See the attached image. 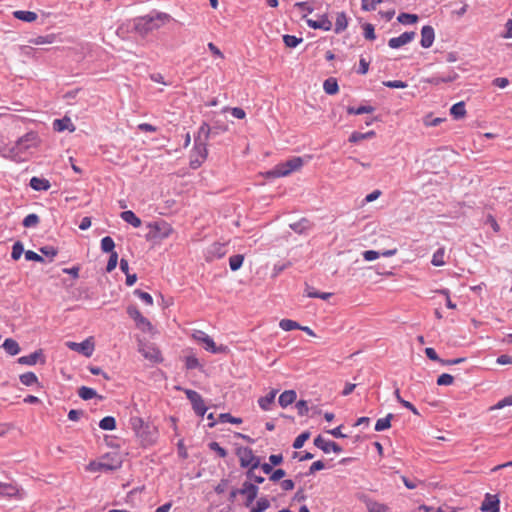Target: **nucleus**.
Returning a JSON list of instances; mask_svg holds the SVG:
<instances>
[{
    "label": "nucleus",
    "mask_w": 512,
    "mask_h": 512,
    "mask_svg": "<svg viewBox=\"0 0 512 512\" xmlns=\"http://www.w3.org/2000/svg\"><path fill=\"white\" fill-rule=\"evenodd\" d=\"M122 466V459L119 453L111 452L98 460H93L86 466V471L91 473L111 472L119 470Z\"/></svg>",
    "instance_id": "3"
},
{
    "label": "nucleus",
    "mask_w": 512,
    "mask_h": 512,
    "mask_svg": "<svg viewBox=\"0 0 512 512\" xmlns=\"http://www.w3.org/2000/svg\"><path fill=\"white\" fill-rule=\"evenodd\" d=\"M310 434L308 432H304L295 438L293 443L294 449H301L304 446L305 442L308 440Z\"/></svg>",
    "instance_id": "54"
},
{
    "label": "nucleus",
    "mask_w": 512,
    "mask_h": 512,
    "mask_svg": "<svg viewBox=\"0 0 512 512\" xmlns=\"http://www.w3.org/2000/svg\"><path fill=\"white\" fill-rule=\"evenodd\" d=\"M127 314L133 320H135L137 326L141 329H152V324L147 317L142 316L140 311L136 306H128Z\"/></svg>",
    "instance_id": "11"
},
{
    "label": "nucleus",
    "mask_w": 512,
    "mask_h": 512,
    "mask_svg": "<svg viewBox=\"0 0 512 512\" xmlns=\"http://www.w3.org/2000/svg\"><path fill=\"white\" fill-rule=\"evenodd\" d=\"M20 381L25 386H31L39 383L37 375L31 371L23 373L20 376Z\"/></svg>",
    "instance_id": "39"
},
{
    "label": "nucleus",
    "mask_w": 512,
    "mask_h": 512,
    "mask_svg": "<svg viewBox=\"0 0 512 512\" xmlns=\"http://www.w3.org/2000/svg\"><path fill=\"white\" fill-rule=\"evenodd\" d=\"M398 20L402 24H414L418 21V16L414 14L402 13L398 16Z\"/></svg>",
    "instance_id": "48"
},
{
    "label": "nucleus",
    "mask_w": 512,
    "mask_h": 512,
    "mask_svg": "<svg viewBox=\"0 0 512 512\" xmlns=\"http://www.w3.org/2000/svg\"><path fill=\"white\" fill-rule=\"evenodd\" d=\"M17 493H18V490H17L16 486H13L12 484L0 483V495L1 496L13 497V496H16Z\"/></svg>",
    "instance_id": "42"
},
{
    "label": "nucleus",
    "mask_w": 512,
    "mask_h": 512,
    "mask_svg": "<svg viewBox=\"0 0 512 512\" xmlns=\"http://www.w3.org/2000/svg\"><path fill=\"white\" fill-rule=\"evenodd\" d=\"M276 395H277V391L273 390V391H270L265 396L261 397L258 401L261 409L269 410L271 408V405H273L275 402Z\"/></svg>",
    "instance_id": "29"
},
{
    "label": "nucleus",
    "mask_w": 512,
    "mask_h": 512,
    "mask_svg": "<svg viewBox=\"0 0 512 512\" xmlns=\"http://www.w3.org/2000/svg\"><path fill=\"white\" fill-rule=\"evenodd\" d=\"M323 90L328 95H335L338 92V83L335 78L326 79L323 82Z\"/></svg>",
    "instance_id": "35"
},
{
    "label": "nucleus",
    "mask_w": 512,
    "mask_h": 512,
    "mask_svg": "<svg viewBox=\"0 0 512 512\" xmlns=\"http://www.w3.org/2000/svg\"><path fill=\"white\" fill-rule=\"evenodd\" d=\"M29 185L32 189H35L37 191L47 190L51 187V184L48 179L36 176L30 179Z\"/></svg>",
    "instance_id": "26"
},
{
    "label": "nucleus",
    "mask_w": 512,
    "mask_h": 512,
    "mask_svg": "<svg viewBox=\"0 0 512 512\" xmlns=\"http://www.w3.org/2000/svg\"><path fill=\"white\" fill-rule=\"evenodd\" d=\"M209 448L217 452L221 458H225L227 455L226 450L223 447H221L217 442H211L209 444Z\"/></svg>",
    "instance_id": "61"
},
{
    "label": "nucleus",
    "mask_w": 512,
    "mask_h": 512,
    "mask_svg": "<svg viewBox=\"0 0 512 512\" xmlns=\"http://www.w3.org/2000/svg\"><path fill=\"white\" fill-rule=\"evenodd\" d=\"M118 259H119V256L117 255L116 252L110 253V257H109L108 264L106 267L107 272L110 273L116 267Z\"/></svg>",
    "instance_id": "60"
},
{
    "label": "nucleus",
    "mask_w": 512,
    "mask_h": 512,
    "mask_svg": "<svg viewBox=\"0 0 512 512\" xmlns=\"http://www.w3.org/2000/svg\"><path fill=\"white\" fill-rule=\"evenodd\" d=\"M279 327L283 331H293L300 329L301 325L292 319L283 318L279 322Z\"/></svg>",
    "instance_id": "37"
},
{
    "label": "nucleus",
    "mask_w": 512,
    "mask_h": 512,
    "mask_svg": "<svg viewBox=\"0 0 512 512\" xmlns=\"http://www.w3.org/2000/svg\"><path fill=\"white\" fill-rule=\"evenodd\" d=\"M25 258L28 261H35V262H40V263H42L44 261L43 257L34 251L25 252Z\"/></svg>",
    "instance_id": "62"
},
{
    "label": "nucleus",
    "mask_w": 512,
    "mask_h": 512,
    "mask_svg": "<svg viewBox=\"0 0 512 512\" xmlns=\"http://www.w3.org/2000/svg\"><path fill=\"white\" fill-rule=\"evenodd\" d=\"M285 476V471L283 469L273 470L272 473L269 474V480L273 482H277Z\"/></svg>",
    "instance_id": "64"
},
{
    "label": "nucleus",
    "mask_w": 512,
    "mask_h": 512,
    "mask_svg": "<svg viewBox=\"0 0 512 512\" xmlns=\"http://www.w3.org/2000/svg\"><path fill=\"white\" fill-rule=\"evenodd\" d=\"M208 155L207 145L205 142H199L198 139L195 140V146L193 148L191 154V167L193 169L198 168L201 163H203Z\"/></svg>",
    "instance_id": "7"
},
{
    "label": "nucleus",
    "mask_w": 512,
    "mask_h": 512,
    "mask_svg": "<svg viewBox=\"0 0 512 512\" xmlns=\"http://www.w3.org/2000/svg\"><path fill=\"white\" fill-rule=\"evenodd\" d=\"M296 399V393L293 390H287L280 394L279 404L282 408H287Z\"/></svg>",
    "instance_id": "28"
},
{
    "label": "nucleus",
    "mask_w": 512,
    "mask_h": 512,
    "mask_svg": "<svg viewBox=\"0 0 512 512\" xmlns=\"http://www.w3.org/2000/svg\"><path fill=\"white\" fill-rule=\"evenodd\" d=\"M219 418L222 423H233V424H241L242 423V420L240 418H236L229 413H222V414H220Z\"/></svg>",
    "instance_id": "55"
},
{
    "label": "nucleus",
    "mask_w": 512,
    "mask_h": 512,
    "mask_svg": "<svg viewBox=\"0 0 512 512\" xmlns=\"http://www.w3.org/2000/svg\"><path fill=\"white\" fill-rule=\"evenodd\" d=\"M237 456L239 458V463L241 467L254 470L256 468H259V466L261 465L260 458L256 457L253 454L251 448H239L237 451Z\"/></svg>",
    "instance_id": "5"
},
{
    "label": "nucleus",
    "mask_w": 512,
    "mask_h": 512,
    "mask_svg": "<svg viewBox=\"0 0 512 512\" xmlns=\"http://www.w3.org/2000/svg\"><path fill=\"white\" fill-rule=\"evenodd\" d=\"M24 252V248L21 242L17 241L14 243L12 247L11 257L13 260H18L21 258Z\"/></svg>",
    "instance_id": "51"
},
{
    "label": "nucleus",
    "mask_w": 512,
    "mask_h": 512,
    "mask_svg": "<svg viewBox=\"0 0 512 512\" xmlns=\"http://www.w3.org/2000/svg\"><path fill=\"white\" fill-rule=\"evenodd\" d=\"M396 253H397L396 248L386 250L384 252H376V251L370 250V251L362 252V256L365 261L371 262V261L378 259L379 256L391 257V256L395 255Z\"/></svg>",
    "instance_id": "20"
},
{
    "label": "nucleus",
    "mask_w": 512,
    "mask_h": 512,
    "mask_svg": "<svg viewBox=\"0 0 512 512\" xmlns=\"http://www.w3.org/2000/svg\"><path fill=\"white\" fill-rule=\"evenodd\" d=\"M39 223V217L35 213L28 214L23 220V226L25 227H35Z\"/></svg>",
    "instance_id": "50"
},
{
    "label": "nucleus",
    "mask_w": 512,
    "mask_h": 512,
    "mask_svg": "<svg viewBox=\"0 0 512 512\" xmlns=\"http://www.w3.org/2000/svg\"><path fill=\"white\" fill-rule=\"evenodd\" d=\"M42 352L41 350L39 351H36L34 353H31L30 355L28 356H21V357H18L17 359V362L22 364V365H28V366H32V365H36L37 362L42 358Z\"/></svg>",
    "instance_id": "24"
},
{
    "label": "nucleus",
    "mask_w": 512,
    "mask_h": 512,
    "mask_svg": "<svg viewBox=\"0 0 512 512\" xmlns=\"http://www.w3.org/2000/svg\"><path fill=\"white\" fill-rule=\"evenodd\" d=\"M458 77L459 75L455 70H450L445 74L434 75L431 78L427 79L426 82L433 85H438L441 83H452L455 82L458 79Z\"/></svg>",
    "instance_id": "16"
},
{
    "label": "nucleus",
    "mask_w": 512,
    "mask_h": 512,
    "mask_svg": "<svg viewBox=\"0 0 512 512\" xmlns=\"http://www.w3.org/2000/svg\"><path fill=\"white\" fill-rule=\"evenodd\" d=\"M366 508L368 512H388L389 507L384 504L380 503L374 500H367L366 501Z\"/></svg>",
    "instance_id": "32"
},
{
    "label": "nucleus",
    "mask_w": 512,
    "mask_h": 512,
    "mask_svg": "<svg viewBox=\"0 0 512 512\" xmlns=\"http://www.w3.org/2000/svg\"><path fill=\"white\" fill-rule=\"evenodd\" d=\"M393 415L389 413L385 418L378 419L375 424V430L381 432L391 427V420Z\"/></svg>",
    "instance_id": "38"
},
{
    "label": "nucleus",
    "mask_w": 512,
    "mask_h": 512,
    "mask_svg": "<svg viewBox=\"0 0 512 512\" xmlns=\"http://www.w3.org/2000/svg\"><path fill=\"white\" fill-rule=\"evenodd\" d=\"M416 33L414 31H406L398 37L391 38L388 45L393 48H400L403 45H407L415 39Z\"/></svg>",
    "instance_id": "14"
},
{
    "label": "nucleus",
    "mask_w": 512,
    "mask_h": 512,
    "mask_svg": "<svg viewBox=\"0 0 512 512\" xmlns=\"http://www.w3.org/2000/svg\"><path fill=\"white\" fill-rule=\"evenodd\" d=\"M99 427L102 430L112 431L116 428L115 419L112 416H107L99 421Z\"/></svg>",
    "instance_id": "41"
},
{
    "label": "nucleus",
    "mask_w": 512,
    "mask_h": 512,
    "mask_svg": "<svg viewBox=\"0 0 512 512\" xmlns=\"http://www.w3.org/2000/svg\"><path fill=\"white\" fill-rule=\"evenodd\" d=\"M434 42V29L431 26H423L421 29L420 45L423 48H429Z\"/></svg>",
    "instance_id": "19"
},
{
    "label": "nucleus",
    "mask_w": 512,
    "mask_h": 512,
    "mask_svg": "<svg viewBox=\"0 0 512 512\" xmlns=\"http://www.w3.org/2000/svg\"><path fill=\"white\" fill-rule=\"evenodd\" d=\"M304 160L302 157H292L289 160L278 163L273 170L266 173L267 177L279 178L289 176L293 172H297L302 169Z\"/></svg>",
    "instance_id": "4"
},
{
    "label": "nucleus",
    "mask_w": 512,
    "mask_h": 512,
    "mask_svg": "<svg viewBox=\"0 0 512 512\" xmlns=\"http://www.w3.org/2000/svg\"><path fill=\"white\" fill-rule=\"evenodd\" d=\"M375 111V108L372 106H360L359 108H353L348 107L347 112L348 114H354V115H360L364 113H373Z\"/></svg>",
    "instance_id": "46"
},
{
    "label": "nucleus",
    "mask_w": 512,
    "mask_h": 512,
    "mask_svg": "<svg viewBox=\"0 0 512 512\" xmlns=\"http://www.w3.org/2000/svg\"><path fill=\"white\" fill-rule=\"evenodd\" d=\"M54 38V35L39 36L32 43L35 45H45V43H53Z\"/></svg>",
    "instance_id": "59"
},
{
    "label": "nucleus",
    "mask_w": 512,
    "mask_h": 512,
    "mask_svg": "<svg viewBox=\"0 0 512 512\" xmlns=\"http://www.w3.org/2000/svg\"><path fill=\"white\" fill-rule=\"evenodd\" d=\"M135 294L139 299L148 305H153V298L150 293L142 290H135Z\"/></svg>",
    "instance_id": "56"
},
{
    "label": "nucleus",
    "mask_w": 512,
    "mask_h": 512,
    "mask_svg": "<svg viewBox=\"0 0 512 512\" xmlns=\"http://www.w3.org/2000/svg\"><path fill=\"white\" fill-rule=\"evenodd\" d=\"M129 426L141 447H152L156 444L158 429L155 425L139 416H132L129 418Z\"/></svg>",
    "instance_id": "1"
},
{
    "label": "nucleus",
    "mask_w": 512,
    "mask_h": 512,
    "mask_svg": "<svg viewBox=\"0 0 512 512\" xmlns=\"http://www.w3.org/2000/svg\"><path fill=\"white\" fill-rule=\"evenodd\" d=\"M382 0H362L361 8L364 11H374L377 5L381 4Z\"/></svg>",
    "instance_id": "49"
},
{
    "label": "nucleus",
    "mask_w": 512,
    "mask_h": 512,
    "mask_svg": "<svg viewBox=\"0 0 512 512\" xmlns=\"http://www.w3.org/2000/svg\"><path fill=\"white\" fill-rule=\"evenodd\" d=\"M270 506L268 498L262 497L256 500L255 505L251 508L250 512H265Z\"/></svg>",
    "instance_id": "40"
},
{
    "label": "nucleus",
    "mask_w": 512,
    "mask_h": 512,
    "mask_svg": "<svg viewBox=\"0 0 512 512\" xmlns=\"http://www.w3.org/2000/svg\"><path fill=\"white\" fill-rule=\"evenodd\" d=\"M170 16L166 13H157L155 16H150V26L153 31L158 30L170 21Z\"/></svg>",
    "instance_id": "21"
},
{
    "label": "nucleus",
    "mask_w": 512,
    "mask_h": 512,
    "mask_svg": "<svg viewBox=\"0 0 512 512\" xmlns=\"http://www.w3.org/2000/svg\"><path fill=\"white\" fill-rule=\"evenodd\" d=\"M225 246L222 243L214 242L211 244L205 254L206 260L211 262L216 259H220L225 255Z\"/></svg>",
    "instance_id": "15"
},
{
    "label": "nucleus",
    "mask_w": 512,
    "mask_h": 512,
    "mask_svg": "<svg viewBox=\"0 0 512 512\" xmlns=\"http://www.w3.org/2000/svg\"><path fill=\"white\" fill-rule=\"evenodd\" d=\"M139 352L144 358L149 359L152 362H161V352L153 344H143L139 348Z\"/></svg>",
    "instance_id": "13"
},
{
    "label": "nucleus",
    "mask_w": 512,
    "mask_h": 512,
    "mask_svg": "<svg viewBox=\"0 0 512 512\" xmlns=\"http://www.w3.org/2000/svg\"><path fill=\"white\" fill-rule=\"evenodd\" d=\"M482 512H500V500L497 495L486 494L482 505H480Z\"/></svg>",
    "instance_id": "12"
},
{
    "label": "nucleus",
    "mask_w": 512,
    "mask_h": 512,
    "mask_svg": "<svg viewBox=\"0 0 512 512\" xmlns=\"http://www.w3.org/2000/svg\"><path fill=\"white\" fill-rule=\"evenodd\" d=\"M39 145V137L37 133H27L23 137L19 138L13 148H3L0 150V155L3 158L10 159L12 161H25L24 155L31 149L37 148Z\"/></svg>",
    "instance_id": "2"
},
{
    "label": "nucleus",
    "mask_w": 512,
    "mask_h": 512,
    "mask_svg": "<svg viewBox=\"0 0 512 512\" xmlns=\"http://www.w3.org/2000/svg\"><path fill=\"white\" fill-rule=\"evenodd\" d=\"M375 136V132L374 131H370V132H367V133H360V132H353L350 137H349V142L351 143H357L361 140H364V139H370V138H373Z\"/></svg>",
    "instance_id": "43"
},
{
    "label": "nucleus",
    "mask_w": 512,
    "mask_h": 512,
    "mask_svg": "<svg viewBox=\"0 0 512 512\" xmlns=\"http://www.w3.org/2000/svg\"><path fill=\"white\" fill-rule=\"evenodd\" d=\"M153 239H167L173 233V228L165 221H157L148 225Z\"/></svg>",
    "instance_id": "6"
},
{
    "label": "nucleus",
    "mask_w": 512,
    "mask_h": 512,
    "mask_svg": "<svg viewBox=\"0 0 512 512\" xmlns=\"http://www.w3.org/2000/svg\"><path fill=\"white\" fill-rule=\"evenodd\" d=\"M282 39L284 45H286L289 48H294L303 42V38H298L294 35L289 34L283 35Z\"/></svg>",
    "instance_id": "44"
},
{
    "label": "nucleus",
    "mask_w": 512,
    "mask_h": 512,
    "mask_svg": "<svg viewBox=\"0 0 512 512\" xmlns=\"http://www.w3.org/2000/svg\"><path fill=\"white\" fill-rule=\"evenodd\" d=\"M100 246H101L102 252H105V253L114 252V247H115L114 240L109 236L101 239Z\"/></svg>",
    "instance_id": "45"
},
{
    "label": "nucleus",
    "mask_w": 512,
    "mask_h": 512,
    "mask_svg": "<svg viewBox=\"0 0 512 512\" xmlns=\"http://www.w3.org/2000/svg\"><path fill=\"white\" fill-rule=\"evenodd\" d=\"M2 347L4 351L8 353L10 356H16L21 351V347L12 338L4 340V342L2 343Z\"/></svg>",
    "instance_id": "25"
},
{
    "label": "nucleus",
    "mask_w": 512,
    "mask_h": 512,
    "mask_svg": "<svg viewBox=\"0 0 512 512\" xmlns=\"http://www.w3.org/2000/svg\"><path fill=\"white\" fill-rule=\"evenodd\" d=\"M184 394L190 400L195 413L198 416L203 417L207 411L203 397L191 389H185Z\"/></svg>",
    "instance_id": "8"
},
{
    "label": "nucleus",
    "mask_w": 512,
    "mask_h": 512,
    "mask_svg": "<svg viewBox=\"0 0 512 512\" xmlns=\"http://www.w3.org/2000/svg\"><path fill=\"white\" fill-rule=\"evenodd\" d=\"M445 255H446L445 248L442 247L440 249H437L435 251V253H433V256H432V260H431L432 265H434V266L445 265L446 264Z\"/></svg>",
    "instance_id": "36"
},
{
    "label": "nucleus",
    "mask_w": 512,
    "mask_h": 512,
    "mask_svg": "<svg viewBox=\"0 0 512 512\" xmlns=\"http://www.w3.org/2000/svg\"><path fill=\"white\" fill-rule=\"evenodd\" d=\"M314 444L325 453H329L330 451H333L335 453L341 452V448L338 444L332 441L325 440L321 435H318L315 438Z\"/></svg>",
    "instance_id": "17"
},
{
    "label": "nucleus",
    "mask_w": 512,
    "mask_h": 512,
    "mask_svg": "<svg viewBox=\"0 0 512 512\" xmlns=\"http://www.w3.org/2000/svg\"><path fill=\"white\" fill-rule=\"evenodd\" d=\"M436 383L438 385H450L453 383V377L448 373H443L442 375L438 376Z\"/></svg>",
    "instance_id": "58"
},
{
    "label": "nucleus",
    "mask_w": 512,
    "mask_h": 512,
    "mask_svg": "<svg viewBox=\"0 0 512 512\" xmlns=\"http://www.w3.org/2000/svg\"><path fill=\"white\" fill-rule=\"evenodd\" d=\"M149 20L150 16H142L141 18L137 19L135 24L136 31L142 34H147L148 32L153 31L150 23L148 22Z\"/></svg>",
    "instance_id": "30"
},
{
    "label": "nucleus",
    "mask_w": 512,
    "mask_h": 512,
    "mask_svg": "<svg viewBox=\"0 0 512 512\" xmlns=\"http://www.w3.org/2000/svg\"><path fill=\"white\" fill-rule=\"evenodd\" d=\"M363 31H364V37L365 39L367 40H374L375 39V29H374V26L370 23H367L364 25L363 27Z\"/></svg>",
    "instance_id": "57"
},
{
    "label": "nucleus",
    "mask_w": 512,
    "mask_h": 512,
    "mask_svg": "<svg viewBox=\"0 0 512 512\" xmlns=\"http://www.w3.org/2000/svg\"><path fill=\"white\" fill-rule=\"evenodd\" d=\"M204 344V347L207 351L213 353V354H218V353H226L227 352V347L224 346V345H220V346H217L215 345V342L212 340V338L208 335L205 339H204V342H202Z\"/></svg>",
    "instance_id": "23"
},
{
    "label": "nucleus",
    "mask_w": 512,
    "mask_h": 512,
    "mask_svg": "<svg viewBox=\"0 0 512 512\" xmlns=\"http://www.w3.org/2000/svg\"><path fill=\"white\" fill-rule=\"evenodd\" d=\"M243 263V255L236 254L230 257V267L233 271L238 270Z\"/></svg>",
    "instance_id": "53"
},
{
    "label": "nucleus",
    "mask_w": 512,
    "mask_h": 512,
    "mask_svg": "<svg viewBox=\"0 0 512 512\" xmlns=\"http://www.w3.org/2000/svg\"><path fill=\"white\" fill-rule=\"evenodd\" d=\"M13 17L24 22H34L38 19V15L32 11L16 10L13 12Z\"/></svg>",
    "instance_id": "27"
},
{
    "label": "nucleus",
    "mask_w": 512,
    "mask_h": 512,
    "mask_svg": "<svg viewBox=\"0 0 512 512\" xmlns=\"http://www.w3.org/2000/svg\"><path fill=\"white\" fill-rule=\"evenodd\" d=\"M79 397L83 400H88L96 397V391L93 388L82 386L79 389Z\"/></svg>",
    "instance_id": "47"
},
{
    "label": "nucleus",
    "mask_w": 512,
    "mask_h": 512,
    "mask_svg": "<svg viewBox=\"0 0 512 512\" xmlns=\"http://www.w3.org/2000/svg\"><path fill=\"white\" fill-rule=\"evenodd\" d=\"M53 128L57 132H63L65 130H68L69 132H73L75 130L74 124L71 122V120L68 117L55 120L53 122Z\"/></svg>",
    "instance_id": "22"
},
{
    "label": "nucleus",
    "mask_w": 512,
    "mask_h": 512,
    "mask_svg": "<svg viewBox=\"0 0 512 512\" xmlns=\"http://www.w3.org/2000/svg\"><path fill=\"white\" fill-rule=\"evenodd\" d=\"M121 218L123 219V221H125L129 225H132L134 227H140L141 226V220L135 214L134 211H125V212L121 213Z\"/></svg>",
    "instance_id": "31"
},
{
    "label": "nucleus",
    "mask_w": 512,
    "mask_h": 512,
    "mask_svg": "<svg viewBox=\"0 0 512 512\" xmlns=\"http://www.w3.org/2000/svg\"><path fill=\"white\" fill-rule=\"evenodd\" d=\"M450 114L455 119H462L466 115L465 104L463 101L458 102L450 108Z\"/></svg>",
    "instance_id": "33"
},
{
    "label": "nucleus",
    "mask_w": 512,
    "mask_h": 512,
    "mask_svg": "<svg viewBox=\"0 0 512 512\" xmlns=\"http://www.w3.org/2000/svg\"><path fill=\"white\" fill-rule=\"evenodd\" d=\"M307 25L312 29H320L323 31H331L332 22L331 20L323 15L317 20L307 19Z\"/></svg>",
    "instance_id": "18"
},
{
    "label": "nucleus",
    "mask_w": 512,
    "mask_h": 512,
    "mask_svg": "<svg viewBox=\"0 0 512 512\" xmlns=\"http://www.w3.org/2000/svg\"><path fill=\"white\" fill-rule=\"evenodd\" d=\"M259 492V487L253 485L251 482L246 481L242 484L241 488H239V494L246 497L245 506L250 507L253 501L257 497V493Z\"/></svg>",
    "instance_id": "10"
},
{
    "label": "nucleus",
    "mask_w": 512,
    "mask_h": 512,
    "mask_svg": "<svg viewBox=\"0 0 512 512\" xmlns=\"http://www.w3.org/2000/svg\"><path fill=\"white\" fill-rule=\"evenodd\" d=\"M40 253L53 259L57 255V250L53 246H44L40 248Z\"/></svg>",
    "instance_id": "63"
},
{
    "label": "nucleus",
    "mask_w": 512,
    "mask_h": 512,
    "mask_svg": "<svg viewBox=\"0 0 512 512\" xmlns=\"http://www.w3.org/2000/svg\"><path fill=\"white\" fill-rule=\"evenodd\" d=\"M444 121L445 119L443 118H433L432 114H429L423 118V124L426 125L427 127H435Z\"/></svg>",
    "instance_id": "52"
},
{
    "label": "nucleus",
    "mask_w": 512,
    "mask_h": 512,
    "mask_svg": "<svg viewBox=\"0 0 512 512\" xmlns=\"http://www.w3.org/2000/svg\"><path fill=\"white\" fill-rule=\"evenodd\" d=\"M348 26V19L344 12H339L336 15V21H335V32L340 33L347 29Z\"/></svg>",
    "instance_id": "34"
},
{
    "label": "nucleus",
    "mask_w": 512,
    "mask_h": 512,
    "mask_svg": "<svg viewBox=\"0 0 512 512\" xmlns=\"http://www.w3.org/2000/svg\"><path fill=\"white\" fill-rule=\"evenodd\" d=\"M66 345L72 351H76L85 357H91L95 349L94 342L91 338L82 342H68Z\"/></svg>",
    "instance_id": "9"
}]
</instances>
